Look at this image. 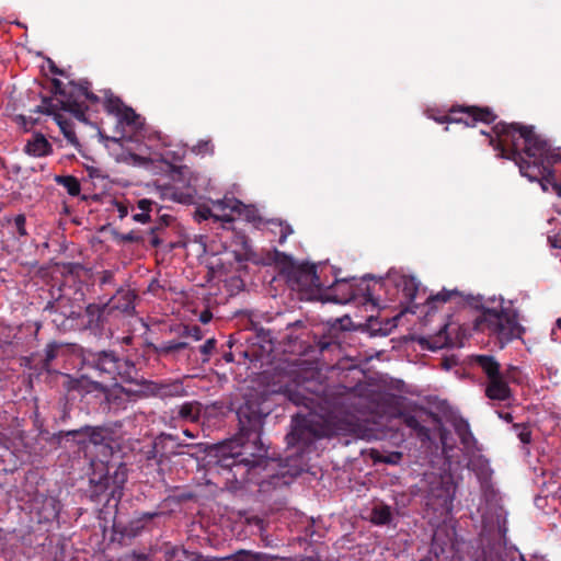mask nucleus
Returning a JSON list of instances; mask_svg holds the SVG:
<instances>
[{"label": "nucleus", "mask_w": 561, "mask_h": 561, "mask_svg": "<svg viewBox=\"0 0 561 561\" xmlns=\"http://www.w3.org/2000/svg\"><path fill=\"white\" fill-rule=\"evenodd\" d=\"M473 362L482 369L488 379L502 373L500 363L492 355H476Z\"/></svg>", "instance_id": "30"}, {"label": "nucleus", "mask_w": 561, "mask_h": 561, "mask_svg": "<svg viewBox=\"0 0 561 561\" xmlns=\"http://www.w3.org/2000/svg\"><path fill=\"white\" fill-rule=\"evenodd\" d=\"M376 286L382 287L381 280H376L373 286L366 283V278L357 279L356 277L351 278H335L333 284L325 285L324 287V299L336 304L345 305L352 300H355L358 296L364 298L365 302L377 305L375 299Z\"/></svg>", "instance_id": "5"}, {"label": "nucleus", "mask_w": 561, "mask_h": 561, "mask_svg": "<svg viewBox=\"0 0 561 561\" xmlns=\"http://www.w3.org/2000/svg\"><path fill=\"white\" fill-rule=\"evenodd\" d=\"M156 216L157 220L154 226L148 230V234L150 236L149 244L152 248H159L163 243V240L160 237L161 233L167 227L171 226L175 221V218L169 214L159 213V215Z\"/></svg>", "instance_id": "25"}, {"label": "nucleus", "mask_w": 561, "mask_h": 561, "mask_svg": "<svg viewBox=\"0 0 561 561\" xmlns=\"http://www.w3.org/2000/svg\"><path fill=\"white\" fill-rule=\"evenodd\" d=\"M111 489L110 477L107 474L100 477L99 480L91 478L90 488L88 490L89 497L93 502H100L102 497H106V503H108L112 499L110 496Z\"/></svg>", "instance_id": "26"}, {"label": "nucleus", "mask_w": 561, "mask_h": 561, "mask_svg": "<svg viewBox=\"0 0 561 561\" xmlns=\"http://www.w3.org/2000/svg\"><path fill=\"white\" fill-rule=\"evenodd\" d=\"M178 416L184 421L197 422L201 416V403L197 401L184 402L179 407Z\"/></svg>", "instance_id": "36"}, {"label": "nucleus", "mask_w": 561, "mask_h": 561, "mask_svg": "<svg viewBox=\"0 0 561 561\" xmlns=\"http://www.w3.org/2000/svg\"><path fill=\"white\" fill-rule=\"evenodd\" d=\"M492 131L495 137L481 133L489 137L497 157L514 161L523 176L538 182L545 192L551 185L561 197V153L536 134L534 126L499 122Z\"/></svg>", "instance_id": "2"}, {"label": "nucleus", "mask_w": 561, "mask_h": 561, "mask_svg": "<svg viewBox=\"0 0 561 561\" xmlns=\"http://www.w3.org/2000/svg\"><path fill=\"white\" fill-rule=\"evenodd\" d=\"M151 347L159 357H174L178 352L188 347V343L185 341L171 340L158 345H151Z\"/></svg>", "instance_id": "32"}, {"label": "nucleus", "mask_w": 561, "mask_h": 561, "mask_svg": "<svg viewBox=\"0 0 561 561\" xmlns=\"http://www.w3.org/2000/svg\"><path fill=\"white\" fill-rule=\"evenodd\" d=\"M264 404L261 396L247 397L237 410L238 434L211 447L216 458L211 470L222 478L224 488L232 493L247 483L257 485L261 493L289 484L286 466L280 459L268 457L261 440L264 419L271 412Z\"/></svg>", "instance_id": "1"}, {"label": "nucleus", "mask_w": 561, "mask_h": 561, "mask_svg": "<svg viewBox=\"0 0 561 561\" xmlns=\"http://www.w3.org/2000/svg\"><path fill=\"white\" fill-rule=\"evenodd\" d=\"M118 122L128 126L138 127L140 125V116L130 106L125 105L116 116Z\"/></svg>", "instance_id": "39"}, {"label": "nucleus", "mask_w": 561, "mask_h": 561, "mask_svg": "<svg viewBox=\"0 0 561 561\" xmlns=\"http://www.w3.org/2000/svg\"><path fill=\"white\" fill-rule=\"evenodd\" d=\"M513 428L517 432V436L523 444L531 443V431L528 424L515 423Z\"/></svg>", "instance_id": "47"}, {"label": "nucleus", "mask_w": 561, "mask_h": 561, "mask_svg": "<svg viewBox=\"0 0 561 561\" xmlns=\"http://www.w3.org/2000/svg\"><path fill=\"white\" fill-rule=\"evenodd\" d=\"M213 205L219 211L215 216V221L232 222L236 220V213L241 205V201L225 196L221 199L214 201Z\"/></svg>", "instance_id": "22"}, {"label": "nucleus", "mask_w": 561, "mask_h": 561, "mask_svg": "<svg viewBox=\"0 0 561 561\" xmlns=\"http://www.w3.org/2000/svg\"><path fill=\"white\" fill-rule=\"evenodd\" d=\"M61 347H62V344H60L56 341L49 342L44 348V356L34 365L30 364L32 358L27 357V358H25L26 365H28V367L31 369L37 371L38 374L51 373L53 371L51 363L58 356Z\"/></svg>", "instance_id": "21"}, {"label": "nucleus", "mask_w": 561, "mask_h": 561, "mask_svg": "<svg viewBox=\"0 0 561 561\" xmlns=\"http://www.w3.org/2000/svg\"><path fill=\"white\" fill-rule=\"evenodd\" d=\"M61 301L48 302L45 307V311L49 314H56L53 319V322L58 325H64L67 318H70L75 312L70 311L67 313L66 311H60Z\"/></svg>", "instance_id": "38"}, {"label": "nucleus", "mask_w": 561, "mask_h": 561, "mask_svg": "<svg viewBox=\"0 0 561 561\" xmlns=\"http://www.w3.org/2000/svg\"><path fill=\"white\" fill-rule=\"evenodd\" d=\"M222 358L227 363H232L234 360L233 354L231 352L224 353Z\"/></svg>", "instance_id": "63"}, {"label": "nucleus", "mask_w": 561, "mask_h": 561, "mask_svg": "<svg viewBox=\"0 0 561 561\" xmlns=\"http://www.w3.org/2000/svg\"><path fill=\"white\" fill-rule=\"evenodd\" d=\"M502 374L508 381L519 382L520 370L518 367L510 365Z\"/></svg>", "instance_id": "51"}, {"label": "nucleus", "mask_w": 561, "mask_h": 561, "mask_svg": "<svg viewBox=\"0 0 561 561\" xmlns=\"http://www.w3.org/2000/svg\"><path fill=\"white\" fill-rule=\"evenodd\" d=\"M449 323H444L435 334L424 337L422 344H426L431 351L456 346V342L449 334Z\"/></svg>", "instance_id": "23"}, {"label": "nucleus", "mask_w": 561, "mask_h": 561, "mask_svg": "<svg viewBox=\"0 0 561 561\" xmlns=\"http://www.w3.org/2000/svg\"><path fill=\"white\" fill-rule=\"evenodd\" d=\"M114 239L122 243H139L145 244L146 238L145 234L131 230L127 233H121V232H114L113 233Z\"/></svg>", "instance_id": "41"}, {"label": "nucleus", "mask_w": 561, "mask_h": 561, "mask_svg": "<svg viewBox=\"0 0 561 561\" xmlns=\"http://www.w3.org/2000/svg\"><path fill=\"white\" fill-rule=\"evenodd\" d=\"M217 341L211 337L208 339L203 345L199 346V352L204 356L203 362H208L209 356L213 354L216 348Z\"/></svg>", "instance_id": "49"}, {"label": "nucleus", "mask_w": 561, "mask_h": 561, "mask_svg": "<svg viewBox=\"0 0 561 561\" xmlns=\"http://www.w3.org/2000/svg\"><path fill=\"white\" fill-rule=\"evenodd\" d=\"M114 284V273L110 270H105L101 273L100 285H112Z\"/></svg>", "instance_id": "54"}, {"label": "nucleus", "mask_w": 561, "mask_h": 561, "mask_svg": "<svg viewBox=\"0 0 561 561\" xmlns=\"http://www.w3.org/2000/svg\"><path fill=\"white\" fill-rule=\"evenodd\" d=\"M173 198L180 203H190L193 198L191 194H183V193H174Z\"/></svg>", "instance_id": "59"}, {"label": "nucleus", "mask_w": 561, "mask_h": 561, "mask_svg": "<svg viewBox=\"0 0 561 561\" xmlns=\"http://www.w3.org/2000/svg\"><path fill=\"white\" fill-rule=\"evenodd\" d=\"M402 423L411 428L421 440L430 438V428L424 426L416 415L411 413H401Z\"/></svg>", "instance_id": "34"}, {"label": "nucleus", "mask_w": 561, "mask_h": 561, "mask_svg": "<svg viewBox=\"0 0 561 561\" xmlns=\"http://www.w3.org/2000/svg\"><path fill=\"white\" fill-rule=\"evenodd\" d=\"M500 417H502L506 422H512L513 421V415L511 413H508V412L500 413Z\"/></svg>", "instance_id": "64"}, {"label": "nucleus", "mask_w": 561, "mask_h": 561, "mask_svg": "<svg viewBox=\"0 0 561 561\" xmlns=\"http://www.w3.org/2000/svg\"><path fill=\"white\" fill-rule=\"evenodd\" d=\"M453 425H454V430H455L456 434L458 435V437L460 439V443L466 448L473 447V445L477 443V440L471 432L469 423L463 419H457L454 421Z\"/></svg>", "instance_id": "33"}, {"label": "nucleus", "mask_w": 561, "mask_h": 561, "mask_svg": "<svg viewBox=\"0 0 561 561\" xmlns=\"http://www.w3.org/2000/svg\"><path fill=\"white\" fill-rule=\"evenodd\" d=\"M25 224H26L25 215L19 214L18 216H15L14 225L16 227L18 233L21 237H24V236L27 234V231H26V228H25Z\"/></svg>", "instance_id": "52"}, {"label": "nucleus", "mask_w": 561, "mask_h": 561, "mask_svg": "<svg viewBox=\"0 0 561 561\" xmlns=\"http://www.w3.org/2000/svg\"><path fill=\"white\" fill-rule=\"evenodd\" d=\"M24 152L32 157H46L53 152V146L44 135L36 134L26 142Z\"/></svg>", "instance_id": "27"}, {"label": "nucleus", "mask_w": 561, "mask_h": 561, "mask_svg": "<svg viewBox=\"0 0 561 561\" xmlns=\"http://www.w3.org/2000/svg\"><path fill=\"white\" fill-rule=\"evenodd\" d=\"M312 415L296 414L291 419L290 431L286 435L288 446H309L321 437V431L313 426Z\"/></svg>", "instance_id": "9"}, {"label": "nucleus", "mask_w": 561, "mask_h": 561, "mask_svg": "<svg viewBox=\"0 0 561 561\" xmlns=\"http://www.w3.org/2000/svg\"><path fill=\"white\" fill-rule=\"evenodd\" d=\"M508 382L510 381L504 378L502 373L488 379L485 396L489 399L496 401L510 400L513 397V392Z\"/></svg>", "instance_id": "20"}, {"label": "nucleus", "mask_w": 561, "mask_h": 561, "mask_svg": "<svg viewBox=\"0 0 561 561\" xmlns=\"http://www.w3.org/2000/svg\"><path fill=\"white\" fill-rule=\"evenodd\" d=\"M548 242L551 245V248L561 249V237L550 236L548 237Z\"/></svg>", "instance_id": "60"}, {"label": "nucleus", "mask_w": 561, "mask_h": 561, "mask_svg": "<svg viewBox=\"0 0 561 561\" xmlns=\"http://www.w3.org/2000/svg\"><path fill=\"white\" fill-rule=\"evenodd\" d=\"M287 278L299 291L310 296L321 295L325 287V284L320 280L317 267L313 264L297 265L295 268H291Z\"/></svg>", "instance_id": "8"}, {"label": "nucleus", "mask_w": 561, "mask_h": 561, "mask_svg": "<svg viewBox=\"0 0 561 561\" xmlns=\"http://www.w3.org/2000/svg\"><path fill=\"white\" fill-rule=\"evenodd\" d=\"M102 394L104 397L101 402L102 410L118 413L126 410L130 403H135L141 397V391L127 389L115 382L112 386H105Z\"/></svg>", "instance_id": "10"}, {"label": "nucleus", "mask_w": 561, "mask_h": 561, "mask_svg": "<svg viewBox=\"0 0 561 561\" xmlns=\"http://www.w3.org/2000/svg\"><path fill=\"white\" fill-rule=\"evenodd\" d=\"M181 337H192L195 341H199L203 337L202 330L198 325H184Z\"/></svg>", "instance_id": "48"}, {"label": "nucleus", "mask_w": 561, "mask_h": 561, "mask_svg": "<svg viewBox=\"0 0 561 561\" xmlns=\"http://www.w3.org/2000/svg\"><path fill=\"white\" fill-rule=\"evenodd\" d=\"M305 385H289L284 389L286 398L297 407H304L309 411H313L320 401V398L313 393H309Z\"/></svg>", "instance_id": "16"}, {"label": "nucleus", "mask_w": 561, "mask_h": 561, "mask_svg": "<svg viewBox=\"0 0 561 561\" xmlns=\"http://www.w3.org/2000/svg\"><path fill=\"white\" fill-rule=\"evenodd\" d=\"M33 113L53 115L55 122L60 128V131L65 136V138L72 145L78 144V139L72 126V123L66 119L61 114H59V106L57 103H54L53 98L43 96L42 104L32 110Z\"/></svg>", "instance_id": "14"}, {"label": "nucleus", "mask_w": 561, "mask_h": 561, "mask_svg": "<svg viewBox=\"0 0 561 561\" xmlns=\"http://www.w3.org/2000/svg\"><path fill=\"white\" fill-rule=\"evenodd\" d=\"M20 329L0 323V350L7 352L9 347H18L20 339L18 337Z\"/></svg>", "instance_id": "31"}, {"label": "nucleus", "mask_w": 561, "mask_h": 561, "mask_svg": "<svg viewBox=\"0 0 561 561\" xmlns=\"http://www.w3.org/2000/svg\"><path fill=\"white\" fill-rule=\"evenodd\" d=\"M392 520V512L389 505L383 503L377 504L373 507L370 514V522L377 526L389 525Z\"/></svg>", "instance_id": "35"}, {"label": "nucleus", "mask_w": 561, "mask_h": 561, "mask_svg": "<svg viewBox=\"0 0 561 561\" xmlns=\"http://www.w3.org/2000/svg\"><path fill=\"white\" fill-rule=\"evenodd\" d=\"M66 85L58 79L51 80V92L55 95V99L61 98V92H64Z\"/></svg>", "instance_id": "53"}, {"label": "nucleus", "mask_w": 561, "mask_h": 561, "mask_svg": "<svg viewBox=\"0 0 561 561\" xmlns=\"http://www.w3.org/2000/svg\"><path fill=\"white\" fill-rule=\"evenodd\" d=\"M160 515H162V512L142 513L126 525H119L115 523L113 529L115 533L122 535L123 537L135 538L142 533L147 523L151 522L153 518Z\"/></svg>", "instance_id": "17"}, {"label": "nucleus", "mask_w": 561, "mask_h": 561, "mask_svg": "<svg viewBox=\"0 0 561 561\" xmlns=\"http://www.w3.org/2000/svg\"><path fill=\"white\" fill-rule=\"evenodd\" d=\"M111 314L110 305L89 304L84 310V328L94 335H102L105 331L107 317Z\"/></svg>", "instance_id": "15"}, {"label": "nucleus", "mask_w": 561, "mask_h": 561, "mask_svg": "<svg viewBox=\"0 0 561 561\" xmlns=\"http://www.w3.org/2000/svg\"><path fill=\"white\" fill-rule=\"evenodd\" d=\"M105 386L106 385L99 380H93L88 375H82L79 378H72L68 376V380L65 383V388L68 391H76L81 396L90 394L93 392L103 393Z\"/></svg>", "instance_id": "18"}, {"label": "nucleus", "mask_w": 561, "mask_h": 561, "mask_svg": "<svg viewBox=\"0 0 561 561\" xmlns=\"http://www.w3.org/2000/svg\"><path fill=\"white\" fill-rule=\"evenodd\" d=\"M116 208H117V211H118L119 219H124L128 215V213H129L128 206L125 205L124 203L117 202L116 203Z\"/></svg>", "instance_id": "58"}, {"label": "nucleus", "mask_w": 561, "mask_h": 561, "mask_svg": "<svg viewBox=\"0 0 561 561\" xmlns=\"http://www.w3.org/2000/svg\"><path fill=\"white\" fill-rule=\"evenodd\" d=\"M371 458L375 462H382L387 465H398L402 459V453L400 451H392L388 455H381L377 450L371 451Z\"/></svg>", "instance_id": "44"}, {"label": "nucleus", "mask_w": 561, "mask_h": 561, "mask_svg": "<svg viewBox=\"0 0 561 561\" xmlns=\"http://www.w3.org/2000/svg\"><path fill=\"white\" fill-rule=\"evenodd\" d=\"M291 233L293 229L289 225L279 224V243H284Z\"/></svg>", "instance_id": "55"}, {"label": "nucleus", "mask_w": 561, "mask_h": 561, "mask_svg": "<svg viewBox=\"0 0 561 561\" xmlns=\"http://www.w3.org/2000/svg\"><path fill=\"white\" fill-rule=\"evenodd\" d=\"M55 182L66 188L69 195L78 196L81 191L79 180L73 175H56Z\"/></svg>", "instance_id": "37"}, {"label": "nucleus", "mask_w": 561, "mask_h": 561, "mask_svg": "<svg viewBox=\"0 0 561 561\" xmlns=\"http://www.w3.org/2000/svg\"><path fill=\"white\" fill-rule=\"evenodd\" d=\"M476 561H506L494 548H483Z\"/></svg>", "instance_id": "46"}, {"label": "nucleus", "mask_w": 561, "mask_h": 561, "mask_svg": "<svg viewBox=\"0 0 561 561\" xmlns=\"http://www.w3.org/2000/svg\"><path fill=\"white\" fill-rule=\"evenodd\" d=\"M496 117V114L489 106L454 105L450 107L449 113L444 115L443 121H448V124L462 123L466 126H476L477 123L492 124Z\"/></svg>", "instance_id": "7"}, {"label": "nucleus", "mask_w": 561, "mask_h": 561, "mask_svg": "<svg viewBox=\"0 0 561 561\" xmlns=\"http://www.w3.org/2000/svg\"><path fill=\"white\" fill-rule=\"evenodd\" d=\"M16 122L21 124L25 129L32 127L36 123V121H34L32 117H27L25 115H18Z\"/></svg>", "instance_id": "57"}, {"label": "nucleus", "mask_w": 561, "mask_h": 561, "mask_svg": "<svg viewBox=\"0 0 561 561\" xmlns=\"http://www.w3.org/2000/svg\"><path fill=\"white\" fill-rule=\"evenodd\" d=\"M49 69L55 75H62V71L60 69H58L57 66L51 60H49Z\"/></svg>", "instance_id": "62"}, {"label": "nucleus", "mask_w": 561, "mask_h": 561, "mask_svg": "<svg viewBox=\"0 0 561 561\" xmlns=\"http://www.w3.org/2000/svg\"><path fill=\"white\" fill-rule=\"evenodd\" d=\"M84 81L82 83L69 82L66 85L64 92H61V98L53 99L54 103H57L59 106V111L62 110L65 112H69L77 119L81 122H85V111L88 107L81 101L83 94Z\"/></svg>", "instance_id": "11"}, {"label": "nucleus", "mask_w": 561, "mask_h": 561, "mask_svg": "<svg viewBox=\"0 0 561 561\" xmlns=\"http://www.w3.org/2000/svg\"><path fill=\"white\" fill-rule=\"evenodd\" d=\"M205 450V445L202 443L186 444L181 442L176 435L169 433H161L153 440V457H159V465L175 456L188 455L194 457Z\"/></svg>", "instance_id": "6"}, {"label": "nucleus", "mask_w": 561, "mask_h": 561, "mask_svg": "<svg viewBox=\"0 0 561 561\" xmlns=\"http://www.w3.org/2000/svg\"><path fill=\"white\" fill-rule=\"evenodd\" d=\"M81 362L83 368L92 370L100 379L116 381L119 378L128 383L138 382L135 363L114 350H82Z\"/></svg>", "instance_id": "4"}, {"label": "nucleus", "mask_w": 561, "mask_h": 561, "mask_svg": "<svg viewBox=\"0 0 561 561\" xmlns=\"http://www.w3.org/2000/svg\"><path fill=\"white\" fill-rule=\"evenodd\" d=\"M264 554L239 550L233 554L222 558L224 561H263Z\"/></svg>", "instance_id": "42"}, {"label": "nucleus", "mask_w": 561, "mask_h": 561, "mask_svg": "<svg viewBox=\"0 0 561 561\" xmlns=\"http://www.w3.org/2000/svg\"><path fill=\"white\" fill-rule=\"evenodd\" d=\"M110 477V484L112 486L110 496L116 501V504L121 501L123 495L124 485L127 481V468L125 465H119L113 474H107Z\"/></svg>", "instance_id": "28"}, {"label": "nucleus", "mask_w": 561, "mask_h": 561, "mask_svg": "<svg viewBox=\"0 0 561 561\" xmlns=\"http://www.w3.org/2000/svg\"><path fill=\"white\" fill-rule=\"evenodd\" d=\"M394 286L402 291L407 304H413L419 289L420 283L413 276L400 275L393 280Z\"/></svg>", "instance_id": "24"}, {"label": "nucleus", "mask_w": 561, "mask_h": 561, "mask_svg": "<svg viewBox=\"0 0 561 561\" xmlns=\"http://www.w3.org/2000/svg\"><path fill=\"white\" fill-rule=\"evenodd\" d=\"M136 385L142 386L144 390L141 391V397L145 396H153L161 399L165 398H174L181 397L185 393L182 381L172 380V381H152L147 380L145 378H138V382Z\"/></svg>", "instance_id": "13"}, {"label": "nucleus", "mask_w": 561, "mask_h": 561, "mask_svg": "<svg viewBox=\"0 0 561 561\" xmlns=\"http://www.w3.org/2000/svg\"><path fill=\"white\" fill-rule=\"evenodd\" d=\"M455 302L457 306H469L482 309L481 314L474 321V329L481 332L488 331L489 335L496 340L500 348H504L515 339H520L525 329L518 323L516 314H510L505 310L484 308L480 297L466 295L457 289H443L436 295H430L425 305L428 308L426 316L438 308L439 304Z\"/></svg>", "instance_id": "3"}, {"label": "nucleus", "mask_w": 561, "mask_h": 561, "mask_svg": "<svg viewBox=\"0 0 561 561\" xmlns=\"http://www.w3.org/2000/svg\"><path fill=\"white\" fill-rule=\"evenodd\" d=\"M273 261L283 272H286L287 275L291 268L297 266L290 255L277 250L274 251Z\"/></svg>", "instance_id": "40"}, {"label": "nucleus", "mask_w": 561, "mask_h": 561, "mask_svg": "<svg viewBox=\"0 0 561 561\" xmlns=\"http://www.w3.org/2000/svg\"><path fill=\"white\" fill-rule=\"evenodd\" d=\"M213 319V313L210 312V310L208 309H205L201 312L199 314V321L202 323H208L210 320Z\"/></svg>", "instance_id": "61"}, {"label": "nucleus", "mask_w": 561, "mask_h": 561, "mask_svg": "<svg viewBox=\"0 0 561 561\" xmlns=\"http://www.w3.org/2000/svg\"><path fill=\"white\" fill-rule=\"evenodd\" d=\"M126 104H124V102L118 96H115L113 94H110L108 96H106V99L104 101L105 111L108 114H113L115 116H117L119 114V112L123 110V107Z\"/></svg>", "instance_id": "45"}, {"label": "nucleus", "mask_w": 561, "mask_h": 561, "mask_svg": "<svg viewBox=\"0 0 561 561\" xmlns=\"http://www.w3.org/2000/svg\"><path fill=\"white\" fill-rule=\"evenodd\" d=\"M137 208L140 210V213L134 214L133 220L140 224H147L151 220V215H159L163 207L157 202L142 198L137 202Z\"/></svg>", "instance_id": "29"}, {"label": "nucleus", "mask_w": 561, "mask_h": 561, "mask_svg": "<svg viewBox=\"0 0 561 561\" xmlns=\"http://www.w3.org/2000/svg\"><path fill=\"white\" fill-rule=\"evenodd\" d=\"M116 426L121 427L122 423L116 422L114 424H103L98 426L84 425L80 428L66 432V436L84 437L78 439L79 444H85V442L88 440L90 444L94 446H108L110 443L113 442L115 435L114 427Z\"/></svg>", "instance_id": "12"}, {"label": "nucleus", "mask_w": 561, "mask_h": 561, "mask_svg": "<svg viewBox=\"0 0 561 561\" xmlns=\"http://www.w3.org/2000/svg\"><path fill=\"white\" fill-rule=\"evenodd\" d=\"M216 214H213L211 209L207 206H202L197 208L195 211L194 218L196 221L202 222L204 220H207L209 218H213L215 220Z\"/></svg>", "instance_id": "50"}, {"label": "nucleus", "mask_w": 561, "mask_h": 561, "mask_svg": "<svg viewBox=\"0 0 561 561\" xmlns=\"http://www.w3.org/2000/svg\"><path fill=\"white\" fill-rule=\"evenodd\" d=\"M236 216L242 217L247 221L253 222V224L261 221V217L257 213V209L254 206L245 205L242 202H241V205H240L238 211L236 213Z\"/></svg>", "instance_id": "43"}, {"label": "nucleus", "mask_w": 561, "mask_h": 561, "mask_svg": "<svg viewBox=\"0 0 561 561\" xmlns=\"http://www.w3.org/2000/svg\"><path fill=\"white\" fill-rule=\"evenodd\" d=\"M136 297V293L131 289H117L116 294L106 302L110 305V312L119 311L131 316L135 311Z\"/></svg>", "instance_id": "19"}, {"label": "nucleus", "mask_w": 561, "mask_h": 561, "mask_svg": "<svg viewBox=\"0 0 561 561\" xmlns=\"http://www.w3.org/2000/svg\"><path fill=\"white\" fill-rule=\"evenodd\" d=\"M89 85L90 83L88 81H84L82 98L90 101L91 103H98L100 99L93 92L89 91Z\"/></svg>", "instance_id": "56"}]
</instances>
